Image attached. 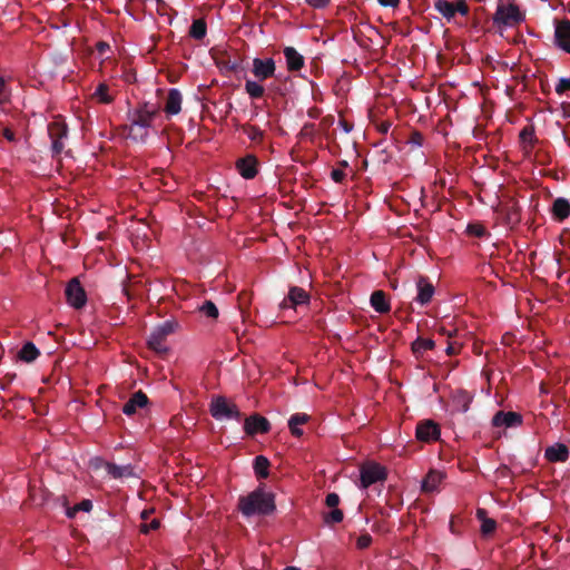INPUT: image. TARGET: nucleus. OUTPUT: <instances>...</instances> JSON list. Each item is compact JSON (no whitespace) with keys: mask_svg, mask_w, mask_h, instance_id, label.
Returning a JSON list of instances; mask_svg holds the SVG:
<instances>
[{"mask_svg":"<svg viewBox=\"0 0 570 570\" xmlns=\"http://www.w3.org/2000/svg\"><path fill=\"white\" fill-rule=\"evenodd\" d=\"M435 342L431 338L417 337L412 343V351L416 356L423 355L426 351L433 350Z\"/></svg>","mask_w":570,"mask_h":570,"instance_id":"34","label":"nucleus"},{"mask_svg":"<svg viewBox=\"0 0 570 570\" xmlns=\"http://www.w3.org/2000/svg\"><path fill=\"white\" fill-rule=\"evenodd\" d=\"M553 218L558 222H562L570 216V203L563 197L557 198L551 208Z\"/></svg>","mask_w":570,"mask_h":570,"instance_id":"26","label":"nucleus"},{"mask_svg":"<svg viewBox=\"0 0 570 570\" xmlns=\"http://www.w3.org/2000/svg\"><path fill=\"white\" fill-rule=\"evenodd\" d=\"M271 463L268 459L264 455H257L254 459V471L258 479H266L268 476V468Z\"/></svg>","mask_w":570,"mask_h":570,"instance_id":"33","label":"nucleus"},{"mask_svg":"<svg viewBox=\"0 0 570 570\" xmlns=\"http://www.w3.org/2000/svg\"><path fill=\"white\" fill-rule=\"evenodd\" d=\"M372 543V537L368 533L361 534L356 540V547L361 550L366 549Z\"/></svg>","mask_w":570,"mask_h":570,"instance_id":"45","label":"nucleus"},{"mask_svg":"<svg viewBox=\"0 0 570 570\" xmlns=\"http://www.w3.org/2000/svg\"><path fill=\"white\" fill-rule=\"evenodd\" d=\"M502 215L507 226L515 227L521 220L520 207L517 203L511 202L502 207Z\"/></svg>","mask_w":570,"mask_h":570,"instance_id":"23","label":"nucleus"},{"mask_svg":"<svg viewBox=\"0 0 570 570\" xmlns=\"http://www.w3.org/2000/svg\"><path fill=\"white\" fill-rule=\"evenodd\" d=\"M461 350V344L456 343V342H449L448 343V346L445 348V352L448 355L452 356V355H456Z\"/></svg>","mask_w":570,"mask_h":570,"instance_id":"49","label":"nucleus"},{"mask_svg":"<svg viewBox=\"0 0 570 570\" xmlns=\"http://www.w3.org/2000/svg\"><path fill=\"white\" fill-rule=\"evenodd\" d=\"M92 509V502L88 499L82 500L81 502L75 504L71 508H67L66 514L69 519L76 517L79 511L89 512Z\"/></svg>","mask_w":570,"mask_h":570,"instance_id":"39","label":"nucleus"},{"mask_svg":"<svg viewBox=\"0 0 570 570\" xmlns=\"http://www.w3.org/2000/svg\"><path fill=\"white\" fill-rule=\"evenodd\" d=\"M239 175L245 179H253L258 173V159L254 155H246L236 161Z\"/></svg>","mask_w":570,"mask_h":570,"instance_id":"16","label":"nucleus"},{"mask_svg":"<svg viewBox=\"0 0 570 570\" xmlns=\"http://www.w3.org/2000/svg\"><path fill=\"white\" fill-rule=\"evenodd\" d=\"M140 517H141V519H142V520H147V519H148V517H149V511L144 510V511L141 512Z\"/></svg>","mask_w":570,"mask_h":570,"instance_id":"56","label":"nucleus"},{"mask_svg":"<svg viewBox=\"0 0 570 570\" xmlns=\"http://www.w3.org/2000/svg\"><path fill=\"white\" fill-rule=\"evenodd\" d=\"M443 333H444V334H448V336H451V333H450V332H446L445 330H443Z\"/></svg>","mask_w":570,"mask_h":570,"instance_id":"60","label":"nucleus"},{"mask_svg":"<svg viewBox=\"0 0 570 570\" xmlns=\"http://www.w3.org/2000/svg\"><path fill=\"white\" fill-rule=\"evenodd\" d=\"M434 9L446 19L448 22L452 21L456 13L468 16L470 8L465 0H458L450 2L448 0H435Z\"/></svg>","mask_w":570,"mask_h":570,"instance_id":"6","label":"nucleus"},{"mask_svg":"<svg viewBox=\"0 0 570 570\" xmlns=\"http://www.w3.org/2000/svg\"><path fill=\"white\" fill-rule=\"evenodd\" d=\"M493 24L501 27H514L524 20V14L519 10L517 4L499 3L492 18Z\"/></svg>","mask_w":570,"mask_h":570,"instance_id":"3","label":"nucleus"},{"mask_svg":"<svg viewBox=\"0 0 570 570\" xmlns=\"http://www.w3.org/2000/svg\"><path fill=\"white\" fill-rule=\"evenodd\" d=\"M338 165H340L341 169H342V168H346V167H348V163H347L346 160H341V161L338 163Z\"/></svg>","mask_w":570,"mask_h":570,"instance_id":"57","label":"nucleus"},{"mask_svg":"<svg viewBox=\"0 0 570 570\" xmlns=\"http://www.w3.org/2000/svg\"><path fill=\"white\" fill-rule=\"evenodd\" d=\"M498 473H499L501 476H509L510 469H509L507 465H501V466L498 469Z\"/></svg>","mask_w":570,"mask_h":570,"instance_id":"55","label":"nucleus"},{"mask_svg":"<svg viewBox=\"0 0 570 570\" xmlns=\"http://www.w3.org/2000/svg\"><path fill=\"white\" fill-rule=\"evenodd\" d=\"M417 295L415 301L421 305H426L431 302L435 288L426 276H419L416 279Z\"/></svg>","mask_w":570,"mask_h":570,"instance_id":"17","label":"nucleus"},{"mask_svg":"<svg viewBox=\"0 0 570 570\" xmlns=\"http://www.w3.org/2000/svg\"><path fill=\"white\" fill-rule=\"evenodd\" d=\"M444 474L440 471L431 470L422 482L424 492H433L438 490L439 484L443 481Z\"/></svg>","mask_w":570,"mask_h":570,"instance_id":"29","label":"nucleus"},{"mask_svg":"<svg viewBox=\"0 0 570 570\" xmlns=\"http://www.w3.org/2000/svg\"><path fill=\"white\" fill-rule=\"evenodd\" d=\"M160 525V521L158 519H154L151 520L149 523L147 522H142L140 525H139V530L141 533L144 534H148L151 530H156L158 529Z\"/></svg>","mask_w":570,"mask_h":570,"instance_id":"43","label":"nucleus"},{"mask_svg":"<svg viewBox=\"0 0 570 570\" xmlns=\"http://www.w3.org/2000/svg\"><path fill=\"white\" fill-rule=\"evenodd\" d=\"M311 7L322 9L325 8L331 0H305Z\"/></svg>","mask_w":570,"mask_h":570,"instance_id":"50","label":"nucleus"},{"mask_svg":"<svg viewBox=\"0 0 570 570\" xmlns=\"http://www.w3.org/2000/svg\"><path fill=\"white\" fill-rule=\"evenodd\" d=\"M1 132L8 141L14 142L17 140L16 134L10 128H2Z\"/></svg>","mask_w":570,"mask_h":570,"instance_id":"51","label":"nucleus"},{"mask_svg":"<svg viewBox=\"0 0 570 570\" xmlns=\"http://www.w3.org/2000/svg\"><path fill=\"white\" fill-rule=\"evenodd\" d=\"M207 33V24L204 19H196L189 28V36L196 40H203Z\"/></svg>","mask_w":570,"mask_h":570,"instance_id":"35","label":"nucleus"},{"mask_svg":"<svg viewBox=\"0 0 570 570\" xmlns=\"http://www.w3.org/2000/svg\"><path fill=\"white\" fill-rule=\"evenodd\" d=\"M520 141L523 144V150L529 153L534 144L538 141L535 137L534 127L532 125L525 126L519 134Z\"/></svg>","mask_w":570,"mask_h":570,"instance_id":"30","label":"nucleus"},{"mask_svg":"<svg viewBox=\"0 0 570 570\" xmlns=\"http://www.w3.org/2000/svg\"><path fill=\"white\" fill-rule=\"evenodd\" d=\"M179 328V323L175 318L167 320L155 326L147 340L148 347L160 356L168 353L166 340Z\"/></svg>","mask_w":570,"mask_h":570,"instance_id":"2","label":"nucleus"},{"mask_svg":"<svg viewBox=\"0 0 570 570\" xmlns=\"http://www.w3.org/2000/svg\"><path fill=\"white\" fill-rule=\"evenodd\" d=\"M390 128H391V122L390 121H382L379 125V130L382 134H386L390 130Z\"/></svg>","mask_w":570,"mask_h":570,"instance_id":"53","label":"nucleus"},{"mask_svg":"<svg viewBox=\"0 0 570 570\" xmlns=\"http://www.w3.org/2000/svg\"><path fill=\"white\" fill-rule=\"evenodd\" d=\"M122 129L124 132H126L127 138L134 141H145L149 135L148 129L134 121H129V124L125 125Z\"/></svg>","mask_w":570,"mask_h":570,"instance_id":"24","label":"nucleus"},{"mask_svg":"<svg viewBox=\"0 0 570 570\" xmlns=\"http://www.w3.org/2000/svg\"><path fill=\"white\" fill-rule=\"evenodd\" d=\"M544 456L550 462H566L569 459V449L566 444L556 443L546 449Z\"/></svg>","mask_w":570,"mask_h":570,"instance_id":"21","label":"nucleus"},{"mask_svg":"<svg viewBox=\"0 0 570 570\" xmlns=\"http://www.w3.org/2000/svg\"><path fill=\"white\" fill-rule=\"evenodd\" d=\"M245 91L252 99H259L264 96L265 88L258 81L246 80Z\"/></svg>","mask_w":570,"mask_h":570,"instance_id":"37","label":"nucleus"},{"mask_svg":"<svg viewBox=\"0 0 570 570\" xmlns=\"http://www.w3.org/2000/svg\"><path fill=\"white\" fill-rule=\"evenodd\" d=\"M276 509L275 495L258 487L247 495L238 499V510L244 517L269 515Z\"/></svg>","mask_w":570,"mask_h":570,"instance_id":"1","label":"nucleus"},{"mask_svg":"<svg viewBox=\"0 0 570 570\" xmlns=\"http://www.w3.org/2000/svg\"><path fill=\"white\" fill-rule=\"evenodd\" d=\"M468 232L476 237H483L487 234L485 228L480 224H471L468 226Z\"/></svg>","mask_w":570,"mask_h":570,"instance_id":"46","label":"nucleus"},{"mask_svg":"<svg viewBox=\"0 0 570 570\" xmlns=\"http://www.w3.org/2000/svg\"><path fill=\"white\" fill-rule=\"evenodd\" d=\"M40 351L32 342L23 344L21 350L18 352V358L24 363H31L38 358Z\"/></svg>","mask_w":570,"mask_h":570,"instance_id":"32","label":"nucleus"},{"mask_svg":"<svg viewBox=\"0 0 570 570\" xmlns=\"http://www.w3.org/2000/svg\"><path fill=\"white\" fill-rule=\"evenodd\" d=\"M199 311L210 318H217L219 315L218 308L212 301H205Z\"/></svg>","mask_w":570,"mask_h":570,"instance_id":"42","label":"nucleus"},{"mask_svg":"<svg viewBox=\"0 0 570 570\" xmlns=\"http://www.w3.org/2000/svg\"><path fill=\"white\" fill-rule=\"evenodd\" d=\"M377 1L383 7H392V8L397 7L400 3V0H377Z\"/></svg>","mask_w":570,"mask_h":570,"instance_id":"52","label":"nucleus"},{"mask_svg":"<svg viewBox=\"0 0 570 570\" xmlns=\"http://www.w3.org/2000/svg\"><path fill=\"white\" fill-rule=\"evenodd\" d=\"M210 414L216 420L240 421L242 413L235 403H230L224 396H217L210 402Z\"/></svg>","mask_w":570,"mask_h":570,"instance_id":"5","label":"nucleus"},{"mask_svg":"<svg viewBox=\"0 0 570 570\" xmlns=\"http://www.w3.org/2000/svg\"><path fill=\"white\" fill-rule=\"evenodd\" d=\"M243 131L246 134L248 139L253 142L259 144L264 139V131L257 126L245 125V126H243Z\"/></svg>","mask_w":570,"mask_h":570,"instance_id":"38","label":"nucleus"},{"mask_svg":"<svg viewBox=\"0 0 570 570\" xmlns=\"http://www.w3.org/2000/svg\"><path fill=\"white\" fill-rule=\"evenodd\" d=\"M554 38L557 45L564 51L570 53V21H557Z\"/></svg>","mask_w":570,"mask_h":570,"instance_id":"18","label":"nucleus"},{"mask_svg":"<svg viewBox=\"0 0 570 570\" xmlns=\"http://www.w3.org/2000/svg\"><path fill=\"white\" fill-rule=\"evenodd\" d=\"M325 504L328 508H337V505L340 504V495L335 492L328 493L325 498Z\"/></svg>","mask_w":570,"mask_h":570,"instance_id":"47","label":"nucleus"},{"mask_svg":"<svg viewBox=\"0 0 570 570\" xmlns=\"http://www.w3.org/2000/svg\"><path fill=\"white\" fill-rule=\"evenodd\" d=\"M283 52L289 71H299L304 67V57L295 48L285 47Z\"/></svg>","mask_w":570,"mask_h":570,"instance_id":"22","label":"nucleus"},{"mask_svg":"<svg viewBox=\"0 0 570 570\" xmlns=\"http://www.w3.org/2000/svg\"><path fill=\"white\" fill-rule=\"evenodd\" d=\"M92 97L101 104H111L114 101V96L109 94V87L105 82L96 87Z\"/></svg>","mask_w":570,"mask_h":570,"instance_id":"36","label":"nucleus"},{"mask_svg":"<svg viewBox=\"0 0 570 570\" xmlns=\"http://www.w3.org/2000/svg\"><path fill=\"white\" fill-rule=\"evenodd\" d=\"M522 424V415L517 412L498 411L492 417L495 428H517Z\"/></svg>","mask_w":570,"mask_h":570,"instance_id":"15","label":"nucleus"},{"mask_svg":"<svg viewBox=\"0 0 570 570\" xmlns=\"http://www.w3.org/2000/svg\"><path fill=\"white\" fill-rule=\"evenodd\" d=\"M567 91H570V79L561 78L556 86V92L558 95H563Z\"/></svg>","mask_w":570,"mask_h":570,"instance_id":"44","label":"nucleus"},{"mask_svg":"<svg viewBox=\"0 0 570 570\" xmlns=\"http://www.w3.org/2000/svg\"><path fill=\"white\" fill-rule=\"evenodd\" d=\"M244 431L247 435L265 434L271 431L269 421L258 413H254L245 419Z\"/></svg>","mask_w":570,"mask_h":570,"instance_id":"10","label":"nucleus"},{"mask_svg":"<svg viewBox=\"0 0 570 570\" xmlns=\"http://www.w3.org/2000/svg\"><path fill=\"white\" fill-rule=\"evenodd\" d=\"M276 65L274 59L255 58L253 60L252 72L258 81H264L275 76Z\"/></svg>","mask_w":570,"mask_h":570,"instance_id":"13","label":"nucleus"},{"mask_svg":"<svg viewBox=\"0 0 570 570\" xmlns=\"http://www.w3.org/2000/svg\"><path fill=\"white\" fill-rule=\"evenodd\" d=\"M66 298L70 306L79 309L86 305L87 295L78 278H72L66 286Z\"/></svg>","mask_w":570,"mask_h":570,"instance_id":"9","label":"nucleus"},{"mask_svg":"<svg viewBox=\"0 0 570 570\" xmlns=\"http://www.w3.org/2000/svg\"><path fill=\"white\" fill-rule=\"evenodd\" d=\"M284 570H299V569L296 567L288 566V567L284 568Z\"/></svg>","mask_w":570,"mask_h":570,"instance_id":"58","label":"nucleus"},{"mask_svg":"<svg viewBox=\"0 0 570 570\" xmlns=\"http://www.w3.org/2000/svg\"><path fill=\"white\" fill-rule=\"evenodd\" d=\"M181 102H183L181 92L176 88H171L168 90L166 101H165L164 111L168 116H175L180 112Z\"/></svg>","mask_w":570,"mask_h":570,"instance_id":"19","label":"nucleus"},{"mask_svg":"<svg viewBox=\"0 0 570 570\" xmlns=\"http://www.w3.org/2000/svg\"><path fill=\"white\" fill-rule=\"evenodd\" d=\"M148 404V397L142 391L135 392L124 404L122 412L130 416L137 412V409L145 407Z\"/></svg>","mask_w":570,"mask_h":570,"instance_id":"20","label":"nucleus"},{"mask_svg":"<svg viewBox=\"0 0 570 570\" xmlns=\"http://www.w3.org/2000/svg\"><path fill=\"white\" fill-rule=\"evenodd\" d=\"M309 420V416L305 413H295L288 420V428L292 435L299 438L303 435V430L299 425L305 424Z\"/></svg>","mask_w":570,"mask_h":570,"instance_id":"31","label":"nucleus"},{"mask_svg":"<svg viewBox=\"0 0 570 570\" xmlns=\"http://www.w3.org/2000/svg\"><path fill=\"white\" fill-rule=\"evenodd\" d=\"M479 521H481V533L483 535H490L497 529V521L494 519L488 518V512L485 509L479 508L475 513Z\"/></svg>","mask_w":570,"mask_h":570,"instance_id":"28","label":"nucleus"},{"mask_svg":"<svg viewBox=\"0 0 570 570\" xmlns=\"http://www.w3.org/2000/svg\"><path fill=\"white\" fill-rule=\"evenodd\" d=\"M48 135L51 139V150L53 156H59L63 148V139L68 136V127L61 121H53L48 125Z\"/></svg>","mask_w":570,"mask_h":570,"instance_id":"8","label":"nucleus"},{"mask_svg":"<svg viewBox=\"0 0 570 570\" xmlns=\"http://www.w3.org/2000/svg\"><path fill=\"white\" fill-rule=\"evenodd\" d=\"M344 513L341 509L334 508L332 511L324 515V521L327 524H336L343 521Z\"/></svg>","mask_w":570,"mask_h":570,"instance_id":"41","label":"nucleus"},{"mask_svg":"<svg viewBox=\"0 0 570 570\" xmlns=\"http://www.w3.org/2000/svg\"><path fill=\"white\" fill-rule=\"evenodd\" d=\"M245 296H246L245 294H242V295L239 296L240 305H243V304H244Z\"/></svg>","mask_w":570,"mask_h":570,"instance_id":"59","label":"nucleus"},{"mask_svg":"<svg viewBox=\"0 0 570 570\" xmlns=\"http://www.w3.org/2000/svg\"><path fill=\"white\" fill-rule=\"evenodd\" d=\"M331 177L335 183H343L346 175L341 168H335L331 173Z\"/></svg>","mask_w":570,"mask_h":570,"instance_id":"48","label":"nucleus"},{"mask_svg":"<svg viewBox=\"0 0 570 570\" xmlns=\"http://www.w3.org/2000/svg\"><path fill=\"white\" fill-rule=\"evenodd\" d=\"M386 469L379 463L370 462L361 466V487L366 489L376 482L386 480Z\"/></svg>","mask_w":570,"mask_h":570,"instance_id":"7","label":"nucleus"},{"mask_svg":"<svg viewBox=\"0 0 570 570\" xmlns=\"http://www.w3.org/2000/svg\"><path fill=\"white\" fill-rule=\"evenodd\" d=\"M309 303V294L302 287L292 286L287 296L281 302L279 308H296L297 306L307 305Z\"/></svg>","mask_w":570,"mask_h":570,"instance_id":"11","label":"nucleus"},{"mask_svg":"<svg viewBox=\"0 0 570 570\" xmlns=\"http://www.w3.org/2000/svg\"><path fill=\"white\" fill-rule=\"evenodd\" d=\"M440 426L432 420H424L417 423L415 435L422 442L436 441L440 438Z\"/></svg>","mask_w":570,"mask_h":570,"instance_id":"14","label":"nucleus"},{"mask_svg":"<svg viewBox=\"0 0 570 570\" xmlns=\"http://www.w3.org/2000/svg\"><path fill=\"white\" fill-rule=\"evenodd\" d=\"M473 400V396L464 391V390H458L453 394V406L456 411L465 413L470 409V404Z\"/></svg>","mask_w":570,"mask_h":570,"instance_id":"27","label":"nucleus"},{"mask_svg":"<svg viewBox=\"0 0 570 570\" xmlns=\"http://www.w3.org/2000/svg\"><path fill=\"white\" fill-rule=\"evenodd\" d=\"M220 69L226 70L228 72H237L240 69V62L238 59H222L217 62Z\"/></svg>","mask_w":570,"mask_h":570,"instance_id":"40","label":"nucleus"},{"mask_svg":"<svg viewBox=\"0 0 570 570\" xmlns=\"http://www.w3.org/2000/svg\"><path fill=\"white\" fill-rule=\"evenodd\" d=\"M107 49H109V45L107 42L100 41L97 43V50L100 53H104Z\"/></svg>","mask_w":570,"mask_h":570,"instance_id":"54","label":"nucleus"},{"mask_svg":"<svg viewBox=\"0 0 570 570\" xmlns=\"http://www.w3.org/2000/svg\"><path fill=\"white\" fill-rule=\"evenodd\" d=\"M160 107L158 104H151L149 101H145L139 104L137 108L128 114L129 121H134L137 125H141L146 129L149 130L153 121L159 115Z\"/></svg>","mask_w":570,"mask_h":570,"instance_id":"4","label":"nucleus"},{"mask_svg":"<svg viewBox=\"0 0 570 570\" xmlns=\"http://www.w3.org/2000/svg\"><path fill=\"white\" fill-rule=\"evenodd\" d=\"M371 306L380 314L390 312L391 306L386 294L383 291H374L370 297Z\"/></svg>","mask_w":570,"mask_h":570,"instance_id":"25","label":"nucleus"},{"mask_svg":"<svg viewBox=\"0 0 570 570\" xmlns=\"http://www.w3.org/2000/svg\"><path fill=\"white\" fill-rule=\"evenodd\" d=\"M91 464L98 469L104 466L107 473L114 479H124L135 476L134 468L130 464L117 465L110 462H104L101 459L96 458Z\"/></svg>","mask_w":570,"mask_h":570,"instance_id":"12","label":"nucleus"}]
</instances>
